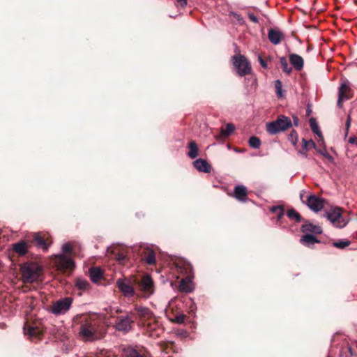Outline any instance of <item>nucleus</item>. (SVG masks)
I'll use <instances>...</instances> for the list:
<instances>
[{
	"label": "nucleus",
	"mask_w": 357,
	"mask_h": 357,
	"mask_svg": "<svg viewBox=\"0 0 357 357\" xmlns=\"http://www.w3.org/2000/svg\"><path fill=\"white\" fill-rule=\"evenodd\" d=\"M313 211H320L324 206L325 200L314 195H310L307 197L306 202L303 201Z\"/></svg>",
	"instance_id": "9d476101"
},
{
	"label": "nucleus",
	"mask_w": 357,
	"mask_h": 357,
	"mask_svg": "<svg viewBox=\"0 0 357 357\" xmlns=\"http://www.w3.org/2000/svg\"><path fill=\"white\" fill-rule=\"evenodd\" d=\"M132 317L136 316L141 321L151 320L153 318V313L151 310L144 306H135L133 310L130 312Z\"/></svg>",
	"instance_id": "1a4fd4ad"
},
{
	"label": "nucleus",
	"mask_w": 357,
	"mask_h": 357,
	"mask_svg": "<svg viewBox=\"0 0 357 357\" xmlns=\"http://www.w3.org/2000/svg\"><path fill=\"white\" fill-rule=\"evenodd\" d=\"M116 285L120 291L126 297H132L135 295V289L130 280L126 279H118Z\"/></svg>",
	"instance_id": "f8f14e48"
},
{
	"label": "nucleus",
	"mask_w": 357,
	"mask_h": 357,
	"mask_svg": "<svg viewBox=\"0 0 357 357\" xmlns=\"http://www.w3.org/2000/svg\"><path fill=\"white\" fill-rule=\"evenodd\" d=\"M280 62L281 66L282 68V70L284 73H286L287 74H289L291 72V68L289 66L287 60L286 59V58L285 57H281L280 60Z\"/></svg>",
	"instance_id": "c9c22d12"
},
{
	"label": "nucleus",
	"mask_w": 357,
	"mask_h": 357,
	"mask_svg": "<svg viewBox=\"0 0 357 357\" xmlns=\"http://www.w3.org/2000/svg\"><path fill=\"white\" fill-rule=\"evenodd\" d=\"M62 251L64 253H70L72 252V247L69 243H66L62 245Z\"/></svg>",
	"instance_id": "ea45409f"
},
{
	"label": "nucleus",
	"mask_w": 357,
	"mask_h": 357,
	"mask_svg": "<svg viewBox=\"0 0 357 357\" xmlns=\"http://www.w3.org/2000/svg\"><path fill=\"white\" fill-rule=\"evenodd\" d=\"M275 93L278 98H282L284 97V93L282 91V85L280 80L278 79L275 82Z\"/></svg>",
	"instance_id": "e433bc0d"
},
{
	"label": "nucleus",
	"mask_w": 357,
	"mask_h": 357,
	"mask_svg": "<svg viewBox=\"0 0 357 357\" xmlns=\"http://www.w3.org/2000/svg\"><path fill=\"white\" fill-rule=\"evenodd\" d=\"M250 20L254 22H258V19L257 17H255V15H252L250 16Z\"/></svg>",
	"instance_id": "de8ad7c7"
},
{
	"label": "nucleus",
	"mask_w": 357,
	"mask_h": 357,
	"mask_svg": "<svg viewBox=\"0 0 357 357\" xmlns=\"http://www.w3.org/2000/svg\"><path fill=\"white\" fill-rule=\"evenodd\" d=\"M34 241L38 247L43 248V250L47 249V245L45 239L40 236L39 234H36L34 236Z\"/></svg>",
	"instance_id": "c85d7f7f"
},
{
	"label": "nucleus",
	"mask_w": 357,
	"mask_h": 357,
	"mask_svg": "<svg viewBox=\"0 0 357 357\" xmlns=\"http://www.w3.org/2000/svg\"><path fill=\"white\" fill-rule=\"evenodd\" d=\"M325 216L334 227L337 228H343L348 223V221L342 217V209L338 206L332 207L326 212Z\"/></svg>",
	"instance_id": "39448f33"
},
{
	"label": "nucleus",
	"mask_w": 357,
	"mask_h": 357,
	"mask_svg": "<svg viewBox=\"0 0 357 357\" xmlns=\"http://www.w3.org/2000/svg\"><path fill=\"white\" fill-rule=\"evenodd\" d=\"M351 116L350 115H348L347 121H346V135L348 133L350 125H351Z\"/></svg>",
	"instance_id": "c03bdc74"
},
{
	"label": "nucleus",
	"mask_w": 357,
	"mask_h": 357,
	"mask_svg": "<svg viewBox=\"0 0 357 357\" xmlns=\"http://www.w3.org/2000/svg\"><path fill=\"white\" fill-rule=\"evenodd\" d=\"M303 193L301 192V195H300V197H301V199L303 201Z\"/></svg>",
	"instance_id": "8fccbe9b"
},
{
	"label": "nucleus",
	"mask_w": 357,
	"mask_h": 357,
	"mask_svg": "<svg viewBox=\"0 0 357 357\" xmlns=\"http://www.w3.org/2000/svg\"><path fill=\"white\" fill-rule=\"evenodd\" d=\"M317 151L319 153L328 159L331 162H334V158L326 150L317 149Z\"/></svg>",
	"instance_id": "58836bf2"
},
{
	"label": "nucleus",
	"mask_w": 357,
	"mask_h": 357,
	"mask_svg": "<svg viewBox=\"0 0 357 357\" xmlns=\"http://www.w3.org/2000/svg\"><path fill=\"white\" fill-rule=\"evenodd\" d=\"M189 151L187 155L190 158L194 159L198 156V147L195 141H190L188 144Z\"/></svg>",
	"instance_id": "b1692460"
},
{
	"label": "nucleus",
	"mask_w": 357,
	"mask_h": 357,
	"mask_svg": "<svg viewBox=\"0 0 357 357\" xmlns=\"http://www.w3.org/2000/svg\"><path fill=\"white\" fill-rule=\"evenodd\" d=\"M187 1L188 0H177V3L181 6L184 7L187 4Z\"/></svg>",
	"instance_id": "a18cd8bd"
},
{
	"label": "nucleus",
	"mask_w": 357,
	"mask_h": 357,
	"mask_svg": "<svg viewBox=\"0 0 357 357\" xmlns=\"http://www.w3.org/2000/svg\"><path fill=\"white\" fill-rule=\"evenodd\" d=\"M55 263L58 268L63 271L71 270L75 267V262L70 257L66 256L64 254L57 255Z\"/></svg>",
	"instance_id": "9b49d317"
},
{
	"label": "nucleus",
	"mask_w": 357,
	"mask_h": 357,
	"mask_svg": "<svg viewBox=\"0 0 357 357\" xmlns=\"http://www.w3.org/2000/svg\"><path fill=\"white\" fill-rule=\"evenodd\" d=\"M348 90L349 87L344 83L342 84L340 87L339 88L337 100V106L339 107H342V103L343 101L349 99V96L347 95V92L348 91Z\"/></svg>",
	"instance_id": "dca6fc26"
},
{
	"label": "nucleus",
	"mask_w": 357,
	"mask_h": 357,
	"mask_svg": "<svg viewBox=\"0 0 357 357\" xmlns=\"http://www.w3.org/2000/svg\"><path fill=\"white\" fill-rule=\"evenodd\" d=\"M185 316L183 314H177L175 318H174V321L178 323V324H182L185 321Z\"/></svg>",
	"instance_id": "a19ab883"
},
{
	"label": "nucleus",
	"mask_w": 357,
	"mask_h": 357,
	"mask_svg": "<svg viewBox=\"0 0 357 357\" xmlns=\"http://www.w3.org/2000/svg\"><path fill=\"white\" fill-rule=\"evenodd\" d=\"M143 259L148 264H154L155 263V255L154 251L151 249L147 248L144 252Z\"/></svg>",
	"instance_id": "4be33fe9"
},
{
	"label": "nucleus",
	"mask_w": 357,
	"mask_h": 357,
	"mask_svg": "<svg viewBox=\"0 0 357 357\" xmlns=\"http://www.w3.org/2000/svg\"><path fill=\"white\" fill-rule=\"evenodd\" d=\"M289 60L292 66H294L296 70H300L303 68L304 62L301 56L292 54L289 56Z\"/></svg>",
	"instance_id": "a211bd4d"
},
{
	"label": "nucleus",
	"mask_w": 357,
	"mask_h": 357,
	"mask_svg": "<svg viewBox=\"0 0 357 357\" xmlns=\"http://www.w3.org/2000/svg\"><path fill=\"white\" fill-rule=\"evenodd\" d=\"M258 61H259V63L261 64V66H262V68H267L266 62L262 59V57L260 55L258 56Z\"/></svg>",
	"instance_id": "37998d69"
},
{
	"label": "nucleus",
	"mask_w": 357,
	"mask_h": 357,
	"mask_svg": "<svg viewBox=\"0 0 357 357\" xmlns=\"http://www.w3.org/2000/svg\"><path fill=\"white\" fill-rule=\"evenodd\" d=\"M25 335H28L31 338H39L41 335V331L37 328L29 327L26 329L24 328Z\"/></svg>",
	"instance_id": "393cba45"
},
{
	"label": "nucleus",
	"mask_w": 357,
	"mask_h": 357,
	"mask_svg": "<svg viewBox=\"0 0 357 357\" xmlns=\"http://www.w3.org/2000/svg\"><path fill=\"white\" fill-rule=\"evenodd\" d=\"M179 288L181 291L185 292H190L192 290V283L190 282H187L186 280H182L181 284L179 285Z\"/></svg>",
	"instance_id": "7c9ffc66"
},
{
	"label": "nucleus",
	"mask_w": 357,
	"mask_h": 357,
	"mask_svg": "<svg viewBox=\"0 0 357 357\" xmlns=\"http://www.w3.org/2000/svg\"><path fill=\"white\" fill-rule=\"evenodd\" d=\"M195 168L201 172L209 173L211 170V165L206 162V160L199 158L193 162Z\"/></svg>",
	"instance_id": "4468645a"
},
{
	"label": "nucleus",
	"mask_w": 357,
	"mask_h": 357,
	"mask_svg": "<svg viewBox=\"0 0 357 357\" xmlns=\"http://www.w3.org/2000/svg\"><path fill=\"white\" fill-rule=\"evenodd\" d=\"M349 142L350 144H356L357 145V139L354 137H351L349 139Z\"/></svg>",
	"instance_id": "49530a36"
},
{
	"label": "nucleus",
	"mask_w": 357,
	"mask_h": 357,
	"mask_svg": "<svg viewBox=\"0 0 357 357\" xmlns=\"http://www.w3.org/2000/svg\"><path fill=\"white\" fill-rule=\"evenodd\" d=\"M234 66L239 76L248 75L251 72V65L247 59L243 55H234L232 57Z\"/></svg>",
	"instance_id": "0eeeda50"
},
{
	"label": "nucleus",
	"mask_w": 357,
	"mask_h": 357,
	"mask_svg": "<svg viewBox=\"0 0 357 357\" xmlns=\"http://www.w3.org/2000/svg\"><path fill=\"white\" fill-rule=\"evenodd\" d=\"M75 286L77 287V289L85 291L89 289V283L84 279L78 278L76 280Z\"/></svg>",
	"instance_id": "c756f323"
},
{
	"label": "nucleus",
	"mask_w": 357,
	"mask_h": 357,
	"mask_svg": "<svg viewBox=\"0 0 357 357\" xmlns=\"http://www.w3.org/2000/svg\"><path fill=\"white\" fill-rule=\"evenodd\" d=\"M268 38L273 45L280 44L284 38L283 33L277 29H270L268 33Z\"/></svg>",
	"instance_id": "ddd939ff"
},
{
	"label": "nucleus",
	"mask_w": 357,
	"mask_h": 357,
	"mask_svg": "<svg viewBox=\"0 0 357 357\" xmlns=\"http://www.w3.org/2000/svg\"><path fill=\"white\" fill-rule=\"evenodd\" d=\"M73 301V299L71 297L60 298L53 302L52 304L49 306L47 310L56 317L65 314L70 309Z\"/></svg>",
	"instance_id": "20e7f679"
},
{
	"label": "nucleus",
	"mask_w": 357,
	"mask_h": 357,
	"mask_svg": "<svg viewBox=\"0 0 357 357\" xmlns=\"http://www.w3.org/2000/svg\"><path fill=\"white\" fill-rule=\"evenodd\" d=\"M13 250L20 256L27 252V245L24 241H20L13 245Z\"/></svg>",
	"instance_id": "412c9836"
},
{
	"label": "nucleus",
	"mask_w": 357,
	"mask_h": 357,
	"mask_svg": "<svg viewBox=\"0 0 357 357\" xmlns=\"http://www.w3.org/2000/svg\"><path fill=\"white\" fill-rule=\"evenodd\" d=\"M310 126L312 130V132L318 135L321 140H323V136L321 135V132L319 130V126L316 121V120L313 118L310 119Z\"/></svg>",
	"instance_id": "cd10ccee"
},
{
	"label": "nucleus",
	"mask_w": 357,
	"mask_h": 357,
	"mask_svg": "<svg viewBox=\"0 0 357 357\" xmlns=\"http://www.w3.org/2000/svg\"><path fill=\"white\" fill-rule=\"evenodd\" d=\"M102 273L100 268L98 267L91 268L89 270V276L93 282H97L102 278Z\"/></svg>",
	"instance_id": "5701e85b"
},
{
	"label": "nucleus",
	"mask_w": 357,
	"mask_h": 357,
	"mask_svg": "<svg viewBox=\"0 0 357 357\" xmlns=\"http://www.w3.org/2000/svg\"><path fill=\"white\" fill-rule=\"evenodd\" d=\"M133 323V317L129 312L127 315H121L116 317L114 328L123 333H128L132 330Z\"/></svg>",
	"instance_id": "423d86ee"
},
{
	"label": "nucleus",
	"mask_w": 357,
	"mask_h": 357,
	"mask_svg": "<svg viewBox=\"0 0 357 357\" xmlns=\"http://www.w3.org/2000/svg\"><path fill=\"white\" fill-rule=\"evenodd\" d=\"M292 126L291 119L284 115H280L275 121L266 123V131L270 135H275L283 132Z\"/></svg>",
	"instance_id": "7ed1b4c3"
},
{
	"label": "nucleus",
	"mask_w": 357,
	"mask_h": 357,
	"mask_svg": "<svg viewBox=\"0 0 357 357\" xmlns=\"http://www.w3.org/2000/svg\"><path fill=\"white\" fill-rule=\"evenodd\" d=\"M288 140L291 143L293 146H296L298 142V134L295 130H293L288 135Z\"/></svg>",
	"instance_id": "4c0bfd02"
},
{
	"label": "nucleus",
	"mask_w": 357,
	"mask_h": 357,
	"mask_svg": "<svg viewBox=\"0 0 357 357\" xmlns=\"http://www.w3.org/2000/svg\"><path fill=\"white\" fill-rule=\"evenodd\" d=\"M136 288L142 293L141 296L147 298L153 294V282L149 275H144L137 283Z\"/></svg>",
	"instance_id": "6e6552de"
},
{
	"label": "nucleus",
	"mask_w": 357,
	"mask_h": 357,
	"mask_svg": "<svg viewBox=\"0 0 357 357\" xmlns=\"http://www.w3.org/2000/svg\"><path fill=\"white\" fill-rule=\"evenodd\" d=\"M235 130V126L232 123H227L225 128L220 130V134L222 137H227L229 136Z\"/></svg>",
	"instance_id": "bb28decb"
},
{
	"label": "nucleus",
	"mask_w": 357,
	"mask_h": 357,
	"mask_svg": "<svg viewBox=\"0 0 357 357\" xmlns=\"http://www.w3.org/2000/svg\"><path fill=\"white\" fill-rule=\"evenodd\" d=\"M126 258V257L123 253H119L116 256V260L120 263H123L125 261Z\"/></svg>",
	"instance_id": "79ce46f5"
},
{
	"label": "nucleus",
	"mask_w": 357,
	"mask_h": 357,
	"mask_svg": "<svg viewBox=\"0 0 357 357\" xmlns=\"http://www.w3.org/2000/svg\"><path fill=\"white\" fill-rule=\"evenodd\" d=\"M287 215L288 216L289 218L292 219V220L294 219L297 222H300L302 220L300 214L293 208L288 210V211L287 213Z\"/></svg>",
	"instance_id": "473e14b6"
},
{
	"label": "nucleus",
	"mask_w": 357,
	"mask_h": 357,
	"mask_svg": "<svg viewBox=\"0 0 357 357\" xmlns=\"http://www.w3.org/2000/svg\"><path fill=\"white\" fill-rule=\"evenodd\" d=\"M301 243L307 247H310L314 243H319V241L313 235L306 234L301 238Z\"/></svg>",
	"instance_id": "aec40b11"
},
{
	"label": "nucleus",
	"mask_w": 357,
	"mask_h": 357,
	"mask_svg": "<svg viewBox=\"0 0 357 357\" xmlns=\"http://www.w3.org/2000/svg\"><path fill=\"white\" fill-rule=\"evenodd\" d=\"M123 355L125 357H144L132 347H128L125 349L123 350Z\"/></svg>",
	"instance_id": "a878e982"
},
{
	"label": "nucleus",
	"mask_w": 357,
	"mask_h": 357,
	"mask_svg": "<svg viewBox=\"0 0 357 357\" xmlns=\"http://www.w3.org/2000/svg\"><path fill=\"white\" fill-rule=\"evenodd\" d=\"M271 211L276 214L278 220H280L284 213V208L282 206H273L271 208Z\"/></svg>",
	"instance_id": "2f4dec72"
},
{
	"label": "nucleus",
	"mask_w": 357,
	"mask_h": 357,
	"mask_svg": "<svg viewBox=\"0 0 357 357\" xmlns=\"http://www.w3.org/2000/svg\"><path fill=\"white\" fill-rule=\"evenodd\" d=\"M351 241L349 240H340L333 243V245L338 249H344L350 245Z\"/></svg>",
	"instance_id": "f704fd0d"
},
{
	"label": "nucleus",
	"mask_w": 357,
	"mask_h": 357,
	"mask_svg": "<svg viewBox=\"0 0 357 357\" xmlns=\"http://www.w3.org/2000/svg\"><path fill=\"white\" fill-rule=\"evenodd\" d=\"M301 231L303 233H312L315 234H320L322 233V229L321 227L318 225H312L309 222H306L301 227Z\"/></svg>",
	"instance_id": "2eb2a0df"
},
{
	"label": "nucleus",
	"mask_w": 357,
	"mask_h": 357,
	"mask_svg": "<svg viewBox=\"0 0 357 357\" xmlns=\"http://www.w3.org/2000/svg\"><path fill=\"white\" fill-rule=\"evenodd\" d=\"M98 326L94 321L86 319L82 321L79 335L85 341H94L99 338Z\"/></svg>",
	"instance_id": "f03ea898"
},
{
	"label": "nucleus",
	"mask_w": 357,
	"mask_h": 357,
	"mask_svg": "<svg viewBox=\"0 0 357 357\" xmlns=\"http://www.w3.org/2000/svg\"><path fill=\"white\" fill-rule=\"evenodd\" d=\"M234 197L241 202H245L247 199L246 187L243 185H236L234 188Z\"/></svg>",
	"instance_id": "f3484780"
},
{
	"label": "nucleus",
	"mask_w": 357,
	"mask_h": 357,
	"mask_svg": "<svg viewBox=\"0 0 357 357\" xmlns=\"http://www.w3.org/2000/svg\"><path fill=\"white\" fill-rule=\"evenodd\" d=\"M303 150L300 151L299 153L307 157V151H308L311 149H314L317 150V146L313 140H306L305 139H303Z\"/></svg>",
	"instance_id": "6ab92c4d"
},
{
	"label": "nucleus",
	"mask_w": 357,
	"mask_h": 357,
	"mask_svg": "<svg viewBox=\"0 0 357 357\" xmlns=\"http://www.w3.org/2000/svg\"><path fill=\"white\" fill-rule=\"evenodd\" d=\"M298 119L296 116H294V124L295 126H298Z\"/></svg>",
	"instance_id": "09e8293b"
},
{
	"label": "nucleus",
	"mask_w": 357,
	"mask_h": 357,
	"mask_svg": "<svg viewBox=\"0 0 357 357\" xmlns=\"http://www.w3.org/2000/svg\"><path fill=\"white\" fill-rule=\"evenodd\" d=\"M249 145L253 149H259L261 146V140L256 136H252L248 141Z\"/></svg>",
	"instance_id": "72a5a7b5"
},
{
	"label": "nucleus",
	"mask_w": 357,
	"mask_h": 357,
	"mask_svg": "<svg viewBox=\"0 0 357 357\" xmlns=\"http://www.w3.org/2000/svg\"><path fill=\"white\" fill-rule=\"evenodd\" d=\"M20 271L23 283L31 284L41 280L43 268L37 262L26 261L20 265Z\"/></svg>",
	"instance_id": "f257e3e1"
}]
</instances>
